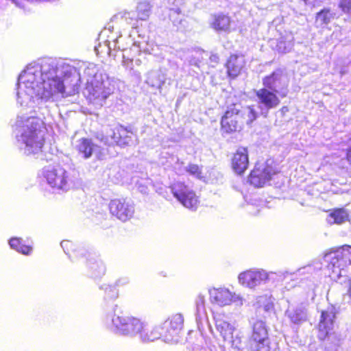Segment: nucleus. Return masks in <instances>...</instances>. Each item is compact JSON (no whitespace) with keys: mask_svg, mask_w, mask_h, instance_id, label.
<instances>
[{"mask_svg":"<svg viewBox=\"0 0 351 351\" xmlns=\"http://www.w3.org/2000/svg\"><path fill=\"white\" fill-rule=\"evenodd\" d=\"M43 81V86L37 95L33 112L35 117L42 119L52 114L57 109L55 101L63 97L79 93L80 75L77 69L62 61L54 69V73Z\"/></svg>","mask_w":351,"mask_h":351,"instance_id":"1","label":"nucleus"},{"mask_svg":"<svg viewBox=\"0 0 351 351\" xmlns=\"http://www.w3.org/2000/svg\"><path fill=\"white\" fill-rule=\"evenodd\" d=\"M58 61L44 58L29 64L18 77L16 102L23 109L34 107L43 81L54 73Z\"/></svg>","mask_w":351,"mask_h":351,"instance_id":"2","label":"nucleus"},{"mask_svg":"<svg viewBox=\"0 0 351 351\" xmlns=\"http://www.w3.org/2000/svg\"><path fill=\"white\" fill-rule=\"evenodd\" d=\"M16 139L19 148L25 155L42 151L45 143L43 121L35 116H19L16 121Z\"/></svg>","mask_w":351,"mask_h":351,"instance_id":"3","label":"nucleus"},{"mask_svg":"<svg viewBox=\"0 0 351 351\" xmlns=\"http://www.w3.org/2000/svg\"><path fill=\"white\" fill-rule=\"evenodd\" d=\"M77 71L81 75L80 71ZM81 80L85 79L86 86L83 91L85 97L96 106H102L106 99L114 93V86L105 75L99 72L98 66L89 63L84 69Z\"/></svg>","mask_w":351,"mask_h":351,"instance_id":"4","label":"nucleus"},{"mask_svg":"<svg viewBox=\"0 0 351 351\" xmlns=\"http://www.w3.org/2000/svg\"><path fill=\"white\" fill-rule=\"evenodd\" d=\"M327 257L330 258L328 265L330 278L341 284L351 281V246L343 245L341 250Z\"/></svg>","mask_w":351,"mask_h":351,"instance_id":"5","label":"nucleus"},{"mask_svg":"<svg viewBox=\"0 0 351 351\" xmlns=\"http://www.w3.org/2000/svg\"><path fill=\"white\" fill-rule=\"evenodd\" d=\"M42 175L51 188L63 191L70 189L78 177V173L75 170L66 171L60 166L46 167L43 168Z\"/></svg>","mask_w":351,"mask_h":351,"instance_id":"6","label":"nucleus"},{"mask_svg":"<svg viewBox=\"0 0 351 351\" xmlns=\"http://www.w3.org/2000/svg\"><path fill=\"white\" fill-rule=\"evenodd\" d=\"M106 324L112 330L123 335H138L145 327V323L132 317L111 315L106 319Z\"/></svg>","mask_w":351,"mask_h":351,"instance_id":"7","label":"nucleus"},{"mask_svg":"<svg viewBox=\"0 0 351 351\" xmlns=\"http://www.w3.org/2000/svg\"><path fill=\"white\" fill-rule=\"evenodd\" d=\"M278 173L277 169L273 165V161L267 160L265 162L257 163L254 169L251 171L248 178V182L255 187H263L273 176Z\"/></svg>","mask_w":351,"mask_h":351,"instance_id":"8","label":"nucleus"},{"mask_svg":"<svg viewBox=\"0 0 351 351\" xmlns=\"http://www.w3.org/2000/svg\"><path fill=\"white\" fill-rule=\"evenodd\" d=\"M183 324L184 317L182 314L176 313L169 317L160 327V330H162V340L170 343H178L180 341Z\"/></svg>","mask_w":351,"mask_h":351,"instance_id":"9","label":"nucleus"},{"mask_svg":"<svg viewBox=\"0 0 351 351\" xmlns=\"http://www.w3.org/2000/svg\"><path fill=\"white\" fill-rule=\"evenodd\" d=\"M289 78L287 73L280 69L275 70L271 74L263 79L264 87L285 97L288 93Z\"/></svg>","mask_w":351,"mask_h":351,"instance_id":"10","label":"nucleus"},{"mask_svg":"<svg viewBox=\"0 0 351 351\" xmlns=\"http://www.w3.org/2000/svg\"><path fill=\"white\" fill-rule=\"evenodd\" d=\"M208 293L210 302L220 306L232 304H234L237 306H241L245 300L240 295L232 293L224 287L210 289Z\"/></svg>","mask_w":351,"mask_h":351,"instance_id":"11","label":"nucleus"},{"mask_svg":"<svg viewBox=\"0 0 351 351\" xmlns=\"http://www.w3.org/2000/svg\"><path fill=\"white\" fill-rule=\"evenodd\" d=\"M173 196L186 208L195 210L199 205L198 197L188 186L180 182L173 183L171 186Z\"/></svg>","mask_w":351,"mask_h":351,"instance_id":"12","label":"nucleus"},{"mask_svg":"<svg viewBox=\"0 0 351 351\" xmlns=\"http://www.w3.org/2000/svg\"><path fill=\"white\" fill-rule=\"evenodd\" d=\"M273 273L267 272L262 269H249L241 273L239 276V282L243 286L254 289L261 285L262 283H265L269 278L270 274Z\"/></svg>","mask_w":351,"mask_h":351,"instance_id":"13","label":"nucleus"},{"mask_svg":"<svg viewBox=\"0 0 351 351\" xmlns=\"http://www.w3.org/2000/svg\"><path fill=\"white\" fill-rule=\"evenodd\" d=\"M277 94L265 87L256 90L258 108L264 117L267 115L270 109L275 108L279 105L280 99Z\"/></svg>","mask_w":351,"mask_h":351,"instance_id":"14","label":"nucleus"},{"mask_svg":"<svg viewBox=\"0 0 351 351\" xmlns=\"http://www.w3.org/2000/svg\"><path fill=\"white\" fill-rule=\"evenodd\" d=\"M110 213L122 221L131 219L134 213V204L126 199H114L110 202Z\"/></svg>","mask_w":351,"mask_h":351,"instance_id":"15","label":"nucleus"},{"mask_svg":"<svg viewBox=\"0 0 351 351\" xmlns=\"http://www.w3.org/2000/svg\"><path fill=\"white\" fill-rule=\"evenodd\" d=\"M242 119V112L237 105L228 108L221 120V130L226 133L236 132L241 128L239 123Z\"/></svg>","mask_w":351,"mask_h":351,"instance_id":"16","label":"nucleus"},{"mask_svg":"<svg viewBox=\"0 0 351 351\" xmlns=\"http://www.w3.org/2000/svg\"><path fill=\"white\" fill-rule=\"evenodd\" d=\"M75 148L85 159L90 158L95 156L97 159L102 160L105 156V150L100 146L93 143L91 139L80 138L77 141Z\"/></svg>","mask_w":351,"mask_h":351,"instance_id":"17","label":"nucleus"},{"mask_svg":"<svg viewBox=\"0 0 351 351\" xmlns=\"http://www.w3.org/2000/svg\"><path fill=\"white\" fill-rule=\"evenodd\" d=\"M336 313L337 310L334 306H330L322 311L318 335L320 339L324 340L327 337H330V331L333 329Z\"/></svg>","mask_w":351,"mask_h":351,"instance_id":"18","label":"nucleus"},{"mask_svg":"<svg viewBox=\"0 0 351 351\" xmlns=\"http://www.w3.org/2000/svg\"><path fill=\"white\" fill-rule=\"evenodd\" d=\"M285 316L290 323L300 325L308 319L307 306L304 303L291 304L285 311Z\"/></svg>","mask_w":351,"mask_h":351,"instance_id":"19","label":"nucleus"},{"mask_svg":"<svg viewBox=\"0 0 351 351\" xmlns=\"http://www.w3.org/2000/svg\"><path fill=\"white\" fill-rule=\"evenodd\" d=\"M249 164L248 153L245 147H239L233 156L232 166L237 174L243 173Z\"/></svg>","mask_w":351,"mask_h":351,"instance_id":"20","label":"nucleus"},{"mask_svg":"<svg viewBox=\"0 0 351 351\" xmlns=\"http://www.w3.org/2000/svg\"><path fill=\"white\" fill-rule=\"evenodd\" d=\"M110 136L112 139L110 143H115L118 146L124 147L129 145L132 142V132L123 126H118L111 131Z\"/></svg>","mask_w":351,"mask_h":351,"instance_id":"21","label":"nucleus"},{"mask_svg":"<svg viewBox=\"0 0 351 351\" xmlns=\"http://www.w3.org/2000/svg\"><path fill=\"white\" fill-rule=\"evenodd\" d=\"M215 325L217 331L219 332L226 342L231 346L238 347V346L235 344V341L233 339L234 327L231 324L224 319L217 318L215 319Z\"/></svg>","mask_w":351,"mask_h":351,"instance_id":"22","label":"nucleus"},{"mask_svg":"<svg viewBox=\"0 0 351 351\" xmlns=\"http://www.w3.org/2000/svg\"><path fill=\"white\" fill-rule=\"evenodd\" d=\"M245 64L244 56L232 55L226 64L228 76L234 79L241 72Z\"/></svg>","mask_w":351,"mask_h":351,"instance_id":"23","label":"nucleus"},{"mask_svg":"<svg viewBox=\"0 0 351 351\" xmlns=\"http://www.w3.org/2000/svg\"><path fill=\"white\" fill-rule=\"evenodd\" d=\"M87 273L92 278L103 276L106 268L103 262L95 255H89L86 262Z\"/></svg>","mask_w":351,"mask_h":351,"instance_id":"24","label":"nucleus"},{"mask_svg":"<svg viewBox=\"0 0 351 351\" xmlns=\"http://www.w3.org/2000/svg\"><path fill=\"white\" fill-rule=\"evenodd\" d=\"M230 16L223 14H218L211 16L210 25L217 32H228L230 31Z\"/></svg>","mask_w":351,"mask_h":351,"instance_id":"25","label":"nucleus"},{"mask_svg":"<svg viewBox=\"0 0 351 351\" xmlns=\"http://www.w3.org/2000/svg\"><path fill=\"white\" fill-rule=\"evenodd\" d=\"M160 328H154L153 329H149L147 324H145V327L140 332L138 336L141 339L144 341H152L156 339L162 338V330L159 331Z\"/></svg>","mask_w":351,"mask_h":351,"instance_id":"26","label":"nucleus"},{"mask_svg":"<svg viewBox=\"0 0 351 351\" xmlns=\"http://www.w3.org/2000/svg\"><path fill=\"white\" fill-rule=\"evenodd\" d=\"M348 213L344 208L333 210L328 216L327 221L330 224H341L348 219Z\"/></svg>","mask_w":351,"mask_h":351,"instance_id":"27","label":"nucleus"},{"mask_svg":"<svg viewBox=\"0 0 351 351\" xmlns=\"http://www.w3.org/2000/svg\"><path fill=\"white\" fill-rule=\"evenodd\" d=\"M145 82L150 86L160 89L164 84V78L158 71L148 72Z\"/></svg>","mask_w":351,"mask_h":351,"instance_id":"28","label":"nucleus"},{"mask_svg":"<svg viewBox=\"0 0 351 351\" xmlns=\"http://www.w3.org/2000/svg\"><path fill=\"white\" fill-rule=\"evenodd\" d=\"M9 245L12 249L25 255H29L32 251V248L29 245L22 243V239L14 237L10 239Z\"/></svg>","mask_w":351,"mask_h":351,"instance_id":"29","label":"nucleus"},{"mask_svg":"<svg viewBox=\"0 0 351 351\" xmlns=\"http://www.w3.org/2000/svg\"><path fill=\"white\" fill-rule=\"evenodd\" d=\"M257 311L261 313L264 311L265 313H269L274 308L273 299L271 296L262 295L257 299Z\"/></svg>","mask_w":351,"mask_h":351,"instance_id":"30","label":"nucleus"},{"mask_svg":"<svg viewBox=\"0 0 351 351\" xmlns=\"http://www.w3.org/2000/svg\"><path fill=\"white\" fill-rule=\"evenodd\" d=\"M122 64L125 69L129 71L130 75L137 80H141V72L134 66L133 59L125 58V55H123Z\"/></svg>","mask_w":351,"mask_h":351,"instance_id":"31","label":"nucleus"},{"mask_svg":"<svg viewBox=\"0 0 351 351\" xmlns=\"http://www.w3.org/2000/svg\"><path fill=\"white\" fill-rule=\"evenodd\" d=\"M196 317L197 320H202L206 317V310L205 307V297L199 293L195 300Z\"/></svg>","mask_w":351,"mask_h":351,"instance_id":"32","label":"nucleus"},{"mask_svg":"<svg viewBox=\"0 0 351 351\" xmlns=\"http://www.w3.org/2000/svg\"><path fill=\"white\" fill-rule=\"evenodd\" d=\"M293 38L289 36L286 38H281L276 45V50L279 53H286L289 52L293 47Z\"/></svg>","mask_w":351,"mask_h":351,"instance_id":"33","label":"nucleus"},{"mask_svg":"<svg viewBox=\"0 0 351 351\" xmlns=\"http://www.w3.org/2000/svg\"><path fill=\"white\" fill-rule=\"evenodd\" d=\"M137 18L141 21L147 20L150 14V5L147 1H143L138 4L137 8Z\"/></svg>","mask_w":351,"mask_h":351,"instance_id":"34","label":"nucleus"},{"mask_svg":"<svg viewBox=\"0 0 351 351\" xmlns=\"http://www.w3.org/2000/svg\"><path fill=\"white\" fill-rule=\"evenodd\" d=\"M332 18V14L328 10H323L318 12L316 16V21L322 24H328Z\"/></svg>","mask_w":351,"mask_h":351,"instance_id":"35","label":"nucleus"},{"mask_svg":"<svg viewBox=\"0 0 351 351\" xmlns=\"http://www.w3.org/2000/svg\"><path fill=\"white\" fill-rule=\"evenodd\" d=\"M169 17L175 25L182 22L181 10L180 8H171L169 10Z\"/></svg>","mask_w":351,"mask_h":351,"instance_id":"36","label":"nucleus"},{"mask_svg":"<svg viewBox=\"0 0 351 351\" xmlns=\"http://www.w3.org/2000/svg\"><path fill=\"white\" fill-rule=\"evenodd\" d=\"M102 289L105 291V299L114 300L118 297L117 289L110 285H104Z\"/></svg>","mask_w":351,"mask_h":351,"instance_id":"37","label":"nucleus"},{"mask_svg":"<svg viewBox=\"0 0 351 351\" xmlns=\"http://www.w3.org/2000/svg\"><path fill=\"white\" fill-rule=\"evenodd\" d=\"M95 50L97 53H106L108 55H110L112 51L111 43L108 40H106L103 45L99 44L97 47H95Z\"/></svg>","mask_w":351,"mask_h":351,"instance_id":"38","label":"nucleus"},{"mask_svg":"<svg viewBox=\"0 0 351 351\" xmlns=\"http://www.w3.org/2000/svg\"><path fill=\"white\" fill-rule=\"evenodd\" d=\"M339 7L346 14H351V0H340Z\"/></svg>","mask_w":351,"mask_h":351,"instance_id":"39","label":"nucleus"},{"mask_svg":"<svg viewBox=\"0 0 351 351\" xmlns=\"http://www.w3.org/2000/svg\"><path fill=\"white\" fill-rule=\"evenodd\" d=\"M186 171L188 173H189L191 175H193L197 178L200 176V173H201L199 167L197 165H194V164L189 165L186 167Z\"/></svg>","mask_w":351,"mask_h":351,"instance_id":"40","label":"nucleus"},{"mask_svg":"<svg viewBox=\"0 0 351 351\" xmlns=\"http://www.w3.org/2000/svg\"><path fill=\"white\" fill-rule=\"evenodd\" d=\"M245 113L247 114L248 120L247 121V123H252L256 118V112L255 110L251 108L247 107L245 110Z\"/></svg>","mask_w":351,"mask_h":351,"instance_id":"41","label":"nucleus"},{"mask_svg":"<svg viewBox=\"0 0 351 351\" xmlns=\"http://www.w3.org/2000/svg\"><path fill=\"white\" fill-rule=\"evenodd\" d=\"M61 247L63 248L66 254H69V247L72 245V243L69 241H63L60 243Z\"/></svg>","mask_w":351,"mask_h":351,"instance_id":"42","label":"nucleus"},{"mask_svg":"<svg viewBox=\"0 0 351 351\" xmlns=\"http://www.w3.org/2000/svg\"><path fill=\"white\" fill-rule=\"evenodd\" d=\"M129 278L128 277L121 278L117 281L118 286H123L129 283Z\"/></svg>","mask_w":351,"mask_h":351,"instance_id":"43","label":"nucleus"},{"mask_svg":"<svg viewBox=\"0 0 351 351\" xmlns=\"http://www.w3.org/2000/svg\"><path fill=\"white\" fill-rule=\"evenodd\" d=\"M117 43H118V39L117 38L114 40L112 41V43H111V47H112V49H116L117 48V49H120V47L117 46Z\"/></svg>","mask_w":351,"mask_h":351,"instance_id":"44","label":"nucleus"},{"mask_svg":"<svg viewBox=\"0 0 351 351\" xmlns=\"http://www.w3.org/2000/svg\"><path fill=\"white\" fill-rule=\"evenodd\" d=\"M142 64V62L140 59H136L134 60V66L137 69V67H139Z\"/></svg>","mask_w":351,"mask_h":351,"instance_id":"45","label":"nucleus"},{"mask_svg":"<svg viewBox=\"0 0 351 351\" xmlns=\"http://www.w3.org/2000/svg\"><path fill=\"white\" fill-rule=\"evenodd\" d=\"M210 58L211 61L215 62H217L219 60V56L217 55H212Z\"/></svg>","mask_w":351,"mask_h":351,"instance_id":"46","label":"nucleus"},{"mask_svg":"<svg viewBox=\"0 0 351 351\" xmlns=\"http://www.w3.org/2000/svg\"><path fill=\"white\" fill-rule=\"evenodd\" d=\"M349 298L351 299V281L347 293Z\"/></svg>","mask_w":351,"mask_h":351,"instance_id":"47","label":"nucleus"},{"mask_svg":"<svg viewBox=\"0 0 351 351\" xmlns=\"http://www.w3.org/2000/svg\"><path fill=\"white\" fill-rule=\"evenodd\" d=\"M129 23L132 26V27H135L136 26V23H132L131 22H129Z\"/></svg>","mask_w":351,"mask_h":351,"instance_id":"48","label":"nucleus"},{"mask_svg":"<svg viewBox=\"0 0 351 351\" xmlns=\"http://www.w3.org/2000/svg\"><path fill=\"white\" fill-rule=\"evenodd\" d=\"M101 141L102 142H104V144H108V141H104V138H101Z\"/></svg>","mask_w":351,"mask_h":351,"instance_id":"49","label":"nucleus"}]
</instances>
